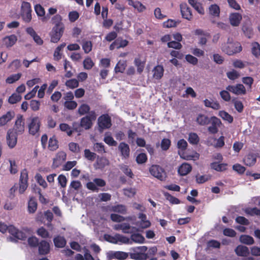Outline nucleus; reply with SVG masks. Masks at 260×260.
<instances>
[{
    "mask_svg": "<svg viewBox=\"0 0 260 260\" xmlns=\"http://www.w3.org/2000/svg\"><path fill=\"white\" fill-rule=\"evenodd\" d=\"M192 167L187 163L182 164L178 168V174L181 176H185L191 172Z\"/></svg>",
    "mask_w": 260,
    "mask_h": 260,
    "instance_id": "4be33fe9",
    "label": "nucleus"
},
{
    "mask_svg": "<svg viewBox=\"0 0 260 260\" xmlns=\"http://www.w3.org/2000/svg\"><path fill=\"white\" fill-rule=\"evenodd\" d=\"M204 103L206 107L211 108L214 110H219L220 108L219 103L217 101L212 102L208 99L204 101Z\"/></svg>",
    "mask_w": 260,
    "mask_h": 260,
    "instance_id": "4c0bfd02",
    "label": "nucleus"
},
{
    "mask_svg": "<svg viewBox=\"0 0 260 260\" xmlns=\"http://www.w3.org/2000/svg\"><path fill=\"white\" fill-rule=\"evenodd\" d=\"M48 148L49 150L54 151L58 148V142L55 136L50 138L48 142Z\"/></svg>",
    "mask_w": 260,
    "mask_h": 260,
    "instance_id": "c85d7f7f",
    "label": "nucleus"
},
{
    "mask_svg": "<svg viewBox=\"0 0 260 260\" xmlns=\"http://www.w3.org/2000/svg\"><path fill=\"white\" fill-rule=\"evenodd\" d=\"M37 247L38 253L40 255H46L50 253V245L47 241L41 240Z\"/></svg>",
    "mask_w": 260,
    "mask_h": 260,
    "instance_id": "4468645a",
    "label": "nucleus"
},
{
    "mask_svg": "<svg viewBox=\"0 0 260 260\" xmlns=\"http://www.w3.org/2000/svg\"><path fill=\"white\" fill-rule=\"evenodd\" d=\"M64 26H54L50 33V41L52 43H57L63 35Z\"/></svg>",
    "mask_w": 260,
    "mask_h": 260,
    "instance_id": "0eeeda50",
    "label": "nucleus"
},
{
    "mask_svg": "<svg viewBox=\"0 0 260 260\" xmlns=\"http://www.w3.org/2000/svg\"><path fill=\"white\" fill-rule=\"evenodd\" d=\"M127 66L126 60H120L116 64L114 71L117 73H123Z\"/></svg>",
    "mask_w": 260,
    "mask_h": 260,
    "instance_id": "473e14b6",
    "label": "nucleus"
},
{
    "mask_svg": "<svg viewBox=\"0 0 260 260\" xmlns=\"http://www.w3.org/2000/svg\"><path fill=\"white\" fill-rule=\"evenodd\" d=\"M28 173L26 169H24L21 172L19 179V189L20 193H23L28 187Z\"/></svg>",
    "mask_w": 260,
    "mask_h": 260,
    "instance_id": "1a4fd4ad",
    "label": "nucleus"
},
{
    "mask_svg": "<svg viewBox=\"0 0 260 260\" xmlns=\"http://www.w3.org/2000/svg\"><path fill=\"white\" fill-rule=\"evenodd\" d=\"M128 254L127 253L123 251H111L108 253V257L109 259L111 260L116 258L120 260H124L127 258Z\"/></svg>",
    "mask_w": 260,
    "mask_h": 260,
    "instance_id": "dca6fc26",
    "label": "nucleus"
},
{
    "mask_svg": "<svg viewBox=\"0 0 260 260\" xmlns=\"http://www.w3.org/2000/svg\"><path fill=\"white\" fill-rule=\"evenodd\" d=\"M64 106L69 110H74L77 107V103L74 101H66Z\"/></svg>",
    "mask_w": 260,
    "mask_h": 260,
    "instance_id": "774afa93",
    "label": "nucleus"
},
{
    "mask_svg": "<svg viewBox=\"0 0 260 260\" xmlns=\"http://www.w3.org/2000/svg\"><path fill=\"white\" fill-rule=\"evenodd\" d=\"M104 142L109 146H116L117 145V143L115 141L113 137L110 136L106 135L104 139Z\"/></svg>",
    "mask_w": 260,
    "mask_h": 260,
    "instance_id": "e2e57ef3",
    "label": "nucleus"
},
{
    "mask_svg": "<svg viewBox=\"0 0 260 260\" xmlns=\"http://www.w3.org/2000/svg\"><path fill=\"white\" fill-rule=\"evenodd\" d=\"M209 14L214 17H218L220 15V9L216 4L211 5L208 8Z\"/></svg>",
    "mask_w": 260,
    "mask_h": 260,
    "instance_id": "393cba45",
    "label": "nucleus"
},
{
    "mask_svg": "<svg viewBox=\"0 0 260 260\" xmlns=\"http://www.w3.org/2000/svg\"><path fill=\"white\" fill-rule=\"evenodd\" d=\"M188 142L192 145H197L200 141V138L198 135L195 133H190L189 134Z\"/></svg>",
    "mask_w": 260,
    "mask_h": 260,
    "instance_id": "37998d69",
    "label": "nucleus"
},
{
    "mask_svg": "<svg viewBox=\"0 0 260 260\" xmlns=\"http://www.w3.org/2000/svg\"><path fill=\"white\" fill-rule=\"evenodd\" d=\"M120 169L127 176L131 178H133L134 175L132 172V170L128 167V166L122 165L120 167Z\"/></svg>",
    "mask_w": 260,
    "mask_h": 260,
    "instance_id": "8fccbe9b",
    "label": "nucleus"
},
{
    "mask_svg": "<svg viewBox=\"0 0 260 260\" xmlns=\"http://www.w3.org/2000/svg\"><path fill=\"white\" fill-rule=\"evenodd\" d=\"M83 67L85 69L90 70L94 66V63L91 58L87 57L83 61Z\"/></svg>",
    "mask_w": 260,
    "mask_h": 260,
    "instance_id": "bf43d9fd",
    "label": "nucleus"
},
{
    "mask_svg": "<svg viewBox=\"0 0 260 260\" xmlns=\"http://www.w3.org/2000/svg\"><path fill=\"white\" fill-rule=\"evenodd\" d=\"M62 18L61 16L59 14H57L55 16H54L52 18V22L53 24H55V26L56 25H61V26H64L63 23L61 22Z\"/></svg>",
    "mask_w": 260,
    "mask_h": 260,
    "instance_id": "0e129e2a",
    "label": "nucleus"
},
{
    "mask_svg": "<svg viewBox=\"0 0 260 260\" xmlns=\"http://www.w3.org/2000/svg\"><path fill=\"white\" fill-rule=\"evenodd\" d=\"M242 30L246 37L248 39L252 38L254 32L251 21L248 20L244 21L242 25Z\"/></svg>",
    "mask_w": 260,
    "mask_h": 260,
    "instance_id": "f8f14e48",
    "label": "nucleus"
},
{
    "mask_svg": "<svg viewBox=\"0 0 260 260\" xmlns=\"http://www.w3.org/2000/svg\"><path fill=\"white\" fill-rule=\"evenodd\" d=\"M109 162L108 159L104 157L98 158L96 161V168L103 169L106 166L109 165Z\"/></svg>",
    "mask_w": 260,
    "mask_h": 260,
    "instance_id": "2f4dec72",
    "label": "nucleus"
},
{
    "mask_svg": "<svg viewBox=\"0 0 260 260\" xmlns=\"http://www.w3.org/2000/svg\"><path fill=\"white\" fill-rule=\"evenodd\" d=\"M38 204L34 197L30 198L28 202V212L29 213H34L37 209Z\"/></svg>",
    "mask_w": 260,
    "mask_h": 260,
    "instance_id": "c756f323",
    "label": "nucleus"
},
{
    "mask_svg": "<svg viewBox=\"0 0 260 260\" xmlns=\"http://www.w3.org/2000/svg\"><path fill=\"white\" fill-rule=\"evenodd\" d=\"M235 251L236 254L240 256H246L249 253L248 248L243 245H238Z\"/></svg>",
    "mask_w": 260,
    "mask_h": 260,
    "instance_id": "bb28decb",
    "label": "nucleus"
},
{
    "mask_svg": "<svg viewBox=\"0 0 260 260\" xmlns=\"http://www.w3.org/2000/svg\"><path fill=\"white\" fill-rule=\"evenodd\" d=\"M219 116L224 120L227 121L230 123H232L233 121V116L224 111H220L219 113Z\"/></svg>",
    "mask_w": 260,
    "mask_h": 260,
    "instance_id": "c03bdc74",
    "label": "nucleus"
},
{
    "mask_svg": "<svg viewBox=\"0 0 260 260\" xmlns=\"http://www.w3.org/2000/svg\"><path fill=\"white\" fill-rule=\"evenodd\" d=\"M188 3L200 14L204 15V9L200 3L196 0H188Z\"/></svg>",
    "mask_w": 260,
    "mask_h": 260,
    "instance_id": "5701e85b",
    "label": "nucleus"
},
{
    "mask_svg": "<svg viewBox=\"0 0 260 260\" xmlns=\"http://www.w3.org/2000/svg\"><path fill=\"white\" fill-rule=\"evenodd\" d=\"M92 48V44L91 41H85L83 42L82 44V48L85 52V53H88L90 52Z\"/></svg>",
    "mask_w": 260,
    "mask_h": 260,
    "instance_id": "6e6d98bb",
    "label": "nucleus"
},
{
    "mask_svg": "<svg viewBox=\"0 0 260 260\" xmlns=\"http://www.w3.org/2000/svg\"><path fill=\"white\" fill-rule=\"evenodd\" d=\"M240 241L241 243L247 245H252L254 243L253 238L249 235H241L240 237Z\"/></svg>",
    "mask_w": 260,
    "mask_h": 260,
    "instance_id": "79ce46f5",
    "label": "nucleus"
},
{
    "mask_svg": "<svg viewBox=\"0 0 260 260\" xmlns=\"http://www.w3.org/2000/svg\"><path fill=\"white\" fill-rule=\"evenodd\" d=\"M89 106L86 104H81L78 108V113L80 116L89 114L91 111Z\"/></svg>",
    "mask_w": 260,
    "mask_h": 260,
    "instance_id": "7c9ffc66",
    "label": "nucleus"
},
{
    "mask_svg": "<svg viewBox=\"0 0 260 260\" xmlns=\"http://www.w3.org/2000/svg\"><path fill=\"white\" fill-rule=\"evenodd\" d=\"M28 128L30 135L35 136L39 133L40 129L41 121L38 116L30 117L28 119Z\"/></svg>",
    "mask_w": 260,
    "mask_h": 260,
    "instance_id": "f03ea898",
    "label": "nucleus"
},
{
    "mask_svg": "<svg viewBox=\"0 0 260 260\" xmlns=\"http://www.w3.org/2000/svg\"><path fill=\"white\" fill-rule=\"evenodd\" d=\"M69 149L72 152L77 153L80 151V146L78 143L71 142L69 144Z\"/></svg>",
    "mask_w": 260,
    "mask_h": 260,
    "instance_id": "69168bd1",
    "label": "nucleus"
},
{
    "mask_svg": "<svg viewBox=\"0 0 260 260\" xmlns=\"http://www.w3.org/2000/svg\"><path fill=\"white\" fill-rule=\"evenodd\" d=\"M115 238L116 244H132L130 239L123 235L116 234Z\"/></svg>",
    "mask_w": 260,
    "mask_h": 260,
    "instance_id": "e433bc0d",
    "label": "nucleus"
},
{
    "mask_svg": "<svg viewBox=\"0 0 260 260\" xmlns=\"http://www.w3.org/2000/svg\"><path fill=\"white\" fill-rule=\"evenodd\" d=\"M149 171L151 175L160 181H165L167 178L165 170L159 165H152L149 168Z\"/></svg>",
    "mask_w": 260,
    "mask_h": 260,
    "instance_id": "20e7f679",
    "label": "nucleus"
},
{
    "mask_svg": "<svg viewBox=\"0 0 260 260\" xmlns=\"http://www.w3.org/2000/svg\"><path fill=\"white\" fill-rule=\"evenodd\" d=\"M171 144V140L169 139L164 138L161 142L160 147L162 150L167 151L170 147Z\"/></svg>",
    "mask_w": 260,
    "mask_h": 260,
    "instance_id": "4d7b16f0",
    "label": "nucleus"
},
{
    "mask_svg": "<svg viewBox=\"0 0 260 260\" xmlns=\"http://www.w3.org/2000/svg\"><path fill=\"white\" fill-rule=\"evenodd\" d=\"M179 23V21H176L173 19H169L163 23V26L166 28H170L176 26L177 24Z\"/></svg>",
    "mask_w": 260,
    "mask_h": 260,
    "instance_id": "052dcab7",
    "label": "nucleus"
},
{
    "mask_svg": "<svg viewBox=\"0 0 260 260\" xmlns=\"http://www.w3.org/2000/svg\"><path fill=\"white\" fill-rule=\"evenodd\" d=\"M146 59L143 58L141 55H139L137 57H136L134 60V64L137 67V72L141 74L144 69Z\"/></svg>",
    "mask_w": 260,
    "mask_h": 260,
    "instance_id": "6ab92c4d",
    "label": "nucleus"
},
{
    "mask_svg": "<svg viewBox=\"0 0 260 260\" xmlns=\"http://www.w3.org/2000/svg\"><path fill=\"white\" fill-rule=\"evenodd\" d=\"M28 244L31 248H36L38 246L40 242L35 236H31L27 239Z\"/></svg>",
    "mask_w": 260,
    "mask_h": 260,
    "instance_id": "09e8293b",
    "label": "nucleus"
},
{
    "mask_svg": "<svg viewBox=\"0 0 260 260\" xmlns=\"http://www.w3.org/2000/svg\"><path fill=\"white\" fill-rule=\"evenodd\" d=\"M147 160V156L144 153L139 154L136 157V161L139 164H142L146 162Z\"/></svg>",
    "mask_w": 260,
    "mask_h": 260,
    "instance_id": "338daca9",
    "label": "nucleus"
},
{
    "mask_svg": "<svg viewBox=\"0 0 260 260\" xmlns=\"http://www.w3.org/2000/svg\"><path fill=\"white\" fill-rule=\"evenodd\" d=\"M226 89L236 95H244L246 93V90L242 84H237L236 85H229Z\"/></svg>",
    "mask_w": 260,
    "mask_h": 260,
    "instance_id": "9d476101",
    "label": "nucleus"
},
{
    "mask_svg": "<svg viewBox=\"0 0 260 260\" xmlns=\"http://www.w3.org/2000/svg\"><path fill=\"white\" fill-rule=\"evenodd\" d=\"M17 40L16 36L14 35H11L3 39V43L7 47H10L15 44Z\"/></svg>",
    "mask_w": 260,
    "mask_h": 260,
    "instance_id": "b1692460",
    "label": "nucleus"
},
{
    "mask_svg": "<svg viewBox=\"0 0 260 260\" xmlns=\"http://www.w3.org/2000/svg\"><path fill=\"white\" fill-rule=\"evenodd\" d=\"M98 125L100 131L110 128L112 126L111 117L108 114H102L98 119Z\"/></svg>",
    "mask_w": 260,
    "mask_h": 260,
    "instance_id": "423d86ee",
    "label": "nucleus"
},
{
    "mask_svg": "<svg viewBox=\"0 0 260 260\" xmlns=\"http://www.w3.org/2000/svg\"><path fill=\"white\" fill-rule=\"evenodd\" d=\"M21 73L12 75L6 79V82L9 84H12L18 81L21 78Z\"/></svg>",
    "mask_w": 260,
    "mask_h": 260,
    "instance_id": "5fc2aeb1",
    "label": "nucleus"
},
{
    "mask_svg": "<svg viewBox=\"0 0 260 260\" xmlns=\"http://www.w3.org/2000/svg\"><path fill=\"white\" fill-rule=\"evenodd\" d=\"M14 132L19 135H22L25 130V119L23 115L19 114L17 116V118L13 129Z\"/></svg>",
    "mask_w": 260,
    "mask_h": 260,
    "instance_id": "6e6552de",
    "label": "nucleus"
},
{
    "mask_svg": "<svg viewBox=\"0 0 260 260\" xmlns=\"http://www.w3.org/2000/svg\"><path fill=\"white\" fill-rule=\"evenodd\" d=\"M131 242L137 243H143L145 241L144 237L140 234L139 233H132L131 236Z\"/></svg>",
    "mask_w": 260,
    "mask_h": 260,
    "instance_id": "72a5a7b5",
    "label": "nucleus"
},
{
    "mask_svg": "<svg viewBox=\"0 0 260 260\" xmlns=\"http://www.w3.org/2000/svg\"><path fill=\"white\" fill-rule=\"evenodd\" d=\"M180 8L182 18L187 20H191L193 18V15L190 8L187 5L186 3L181 4Z\"/></svg>",
    "mask_w": 260,
    "mask_h": 260,
    "instance_id": "2eb2a0df",
    "label": "nucleus"
},
{
    "mask_svg": "<svg viewBox=\"0 0 260 260\" xmlns=\"http://www.w3.org/2000/svg\"><path fill=\"white\" fill-rule=\"evenodd\" d=\"M122 228V232L124 234H132L135 231H137L138 229L135 227H131V225L127 223H123L121 224Z\"/></svg>",
    "mask_w": 260,
    "mask_h": 260,
    "instance_id": "c9c22d12",
    "label": "nucleus"
},
{
    "mask_svg": "<svg viewBox=\"0 0 260 260\" xmlns=\"http://www.w3.org/2000/svg\"><path fill=\"white\" fill-rule=\"evenodd\" d=\"M53 242L55 247L58 248H62L66 244V240L63 237L58 236L53 239Z\"/></svg>",
    "mask_w": 260,
    "mask_h": 260,
    "instance_id": "f704fd0d",
    "label": "nucleus"
},
{
    "mask_svg": "<svg viewBox=\"0 0 260 260\" xmlns=\"http://www.w3.org/2000/svg\"><path fill=\"white\" fill-rule=\"evenodd\" d=\"M196 122L200 125L204 126L208 124L210 120L207 115L203 114H199L197 117Z\"/></svg>",
    "mask_w": 260,
    "mask_h": 260,
    "instance_id": "cd10ccee",
    "label": "nucleus"
},
{
    "mask_svg": "<svg viewBox=\"0 0 260 260\" xmlns=\"http://www.w3.org/2000/svg\"><path fill=\"white\" fill-rule=\"evenodd\" d=\"M164 196L166 199L168 200L172 204H179L180 203V201L178 199L173 197L169 192H165Z\"/></svg>",
    "mask_w": 260,
    "mask_h": 260,
    "instance_id": "864d4df0",
    "label": "nucleus"
},
{
    "mask_svg": "<svg viewBox=\"0 0 260 260\" xmlns=\"http://www.w3.org/2000/svg\"><path fill=\"white\" fill-rule=\"evenodd\" d=\"M153 77L157 80L160 79L164 75V69L162 66L157 65L153 70Z\"/></svg>",
    "mask_w": 260,
    "mask_h": 260,
    "instance_id": "a878e982",
    "label": "nucleus"
},
{
    "mask_svg": "<svg viewBox=\"0 0 260 260\" xmlns=\"http://www.w3.org/2000/svg\"><path fill=\"white\" fill-rule=\"evenodd\" d=\"M226 164H218L217 162H212L210 165L211 169L218 172H221L226 170Z\"/></svg>",
    "mask_w": 260,
    "mask_h": 260,
    "instance_id": "a19ab883",
    "label": "nucleus"
},
{
    "mask_svg": "<svg viewBox=\"0 0 260 260\" xmlns=\"http://www.w3.org/2000/svg\"><path fill=\"white\" fill-rule=\"evenodd\" d=\"M84 156L87 160L93 161L95 160L97 155L96 153L91 152L89 149H85Z\"/></svg>",
    "mask_w": 260,
    "mask_h": 260,
    "instance_id": "a18cd8bd",
    "label": "nucleus"
},
{
    "mask_svg": "<svg viewBox=\"0 0 260 260\" xmlns=\"http://www.w3.org/2000/svg\"><path fill=\"white\" fill-rule=\"evenodd\" d=\"M22 99L21 96L16 93H13L8 99V102L11 104H14L20 101Z\"/></svg>",
    "mask_w": 260,
    "mask_h": 260,
    "instance_id": "de8ad7c7",
    "label": "nucleus"
},
{
    "mask_svg": "<svg viewBox=\"0 0 260 260\" xmlns=\"http://www.w3.org/2000/svg\"><path fill=\"white\" fill-rule=\"evenodd\" d=\"M65 85L70 89H74L79 86V81L76 79H72L67 80Z\"/></svg>",
    "mask_w": 260,
    "mask_h": 260,
    "instance_id": "603ef678",
    "label": "nucleus"
},
{
    "mask_svg": "<svg viewBox=\"0 0 260 260\" xmlns=\"http://www.w3.org/2000/svg\"><path fill=\"white\" fill-rule=\"evenodd\" d=\"M251 52L252 54L255 56L258 57L260 56V45L257 42H254L251 44Z\"/></svg>",
    "mask_w": 260,
    "mask_h": 260,
    "instance_id": "ea45409f",
    "label": "nucleus"
},
{
    "mask_svg": "<svg viewBox=\"0 0 260 260\" xmlns=\"http://www.w3.org/2000/svg\"><path fill=\"white\" fill-rule=\"evenodd\" d=\"M121 156L124 158H127L129 156L130 149L128 145L125 142H121L118 146Z\"/></svg>",
    "mask_w": 260,
    "mask_h": 260,
    "instance_id": "aec40b11",
    "label": "nucleus"
},
{
    "mask_svg": "<svg viewBox=\"0 0 260 260\" xmlns=\"http://www.w3.org/2000/svg\"><path fill=\"white\" fill-rule=\"evenodd\" d=\"M245 164L248 166H251L255 164L256 159L252 155H248L244 160Z\"/></svg>",
    "mask_w": 260,
    "mask_h": 260,
    "instance_id": "13d9d810",
    "label": "nucleus"
},
{
    "mask_svg": "<svg viewBox=\"0 0 260 260\" xmlns=\"http://www.w3.org/2000/svg\"><path fill=\"white\" fill-rule=\"evenodd\" d=\"M111 211L114 212H117L122 214H125L126 213L127 209L124 205H117L112 206Z\"/></svg>",
    "mask_w": 260,
    "mask_h": 260,
    "instance_id": "58836bf2",
    "label": "nucleus"
},
{
    "mask_svg": "<svg viewBox=\"0 0 260 260\" xmlns=\"http://www.w3.org/2000/svg\"><path fill=\"white\" fill-rule=\"evenodd\" d=\"M31 12L30 4L23 1L21 7V15L24 22L26 23L30 22L32 19Z\"/></svg>",
    "mask_w": 260,
    "mask_h": 260,
    "instance_id": "39448f33",
    "label": "nucleus"
},
{
    "mask_svg": "<svg viewBox=\"0 0 260 260\" xmlns=\"http://www.w3.org/2000/svg\"><path fill=\"white\" fill-rule=\"evenodd\" d=\"M15 114L13 111H8L6 114L3 115L0 117V126L6 125L8 122L10 121L14 117Z\"/></svg>",
    "mask_w": 260,
    "mask_h": 260,
    "instance_id": "412c9836",
    "label": "nucleus"
},
{
    "mask_svg": "<svg viewBox=\"0 0 260 260\" xmlns=\"http://www.w3.org/2000/svg\"><path fill=\"white\" fill-rule=\"evenodd\" d=\"M35 10L39 17H41V20L42 22H47L50 19L49 14L45 15V11L44 8L40 4H37L35 6Z\"/></svg>",
    "mask_w": 260,
    "mask_h": 260,
    "instance_id": "f3484780",
    "label": "nucleus"
},
{
    "mask_svg": "<svg viewBox=\"0 0 260 260\" xmlns=\"http://www.w3.org/2000/svg\"><path fill=\"white\" fill-rule=\"evenodd\" d=\"M242 16L239 13H232L229 16V21L233 26H238L241 23Z\"/></svg>",
    "mask_w": 260,
    "mask_h": 260,
    "instance_id": "a211bd4d",
    "label": "nucleus"
},
{
    "mask_svg": "<svg viewBox=\"0 0 260 260\" xmlns=\"http://www.w3.org/2000/svg\"><path fill=\"white\" fill-rule=\"evenodd\" d=\"M66 157L67 154L64 151L58 152L53 158L52 167L54 169L58 168L66 160Z\"/></svg>",
    "mask_w": 260,
    "mask_h": 260,
    "instance_id": "9b49d317",
    "label": "nucleus"
},
{
    "mask_svg": "<svg viewBox=\"0 0 260 260\" xmlns=\"http://www.w3.org/2000/svg\"><path fill=\"white\" fill-rule=\"evenodd\" d=\"M18 135L16 134L13 130L9 129L6 137L7 143L10 148H14L17 142Z\"/></svg>",
    "mask_w": 260,
    "mask_h": 260,
    "instance_id": "ddd939ff",
    "label": "nucleus"
},
{
    "mask_svg": "<svg viewBox=\"0 0 260 260\" xmlns=\"http://www.w3.org/2000/svg\"><path fill=\"white\" fill-rule=\"evenodd\" d=\"M245 212L250 216L257 215L260 216V209L256 207L247 208L245 210Z\"/></svg>",
    "mask_w": 260,
    "mask_h": 260,
    "instance_id": "3c124183",
    "label": "nucleus"
},
{
    "mask_svg": "<svg viewBox=\"0 0 260 260\" xmlns=\"http://www.w3.org/2000/svg\"><path fill=\"white\" fill-rule=\"evenodd\" d=\"M96 114L94 110L90 111L89 114H87L80 119V126L85 129H90L93 125V121L96 119Z\"/></svg>",
    "mask_w": 260,
    "mask_h": 260,
    "instance_id": "7ed1b4c3",
    "label": "nucleus"
},
{
    "mask_svg": "<svg viewBox=\"0 0 260 260\" xmlns=\"http://www.w3.org/2000/svg\"><path fill=\"white\" fill-rule=\"evenodd\" d=\"M222 50L229 55H232L242 51V47L238 42H233L230 38L226 43L222 45Z\"/></svg>",
    "mask_w": 260,
    "mask_h": 260,
    "instance_id": "f257e3e1",
    "label": "nucleus"
},
{
    "mask_svg": "<svg viewBox=\"0 0 260 260\" xmlns=\"http://www.w3.org/2000/svg\"><path fill=\"white\" fill-rule=\"evenodd\" d=\"M59 129L62 132H66L68 136H71L72 135V128L67 123H60L59 125Z\"/></svg>",
    "mask_w": 260,
    "mask_h": 260,
    "instance_id": "49530a36",
    "label": "nucleus"
},
{
    "mask_svg": "<svg viewBox=\"0 0 260 260\" xmlns=\"http://www.w3.org/2000/svg\"><path fill=\"white\" fill-rule=\"evenodd\" d=\"M83 128L80 126V123H78L77 122H74L72 123V134L74 132L78 133V135H80V133L83 132Z\"/></svg>",
    "mask_w": 260,
    "mask_h": 260,
    "instance_id": "680f3d73",
    "label": "nucleus"
}]
</instances>
